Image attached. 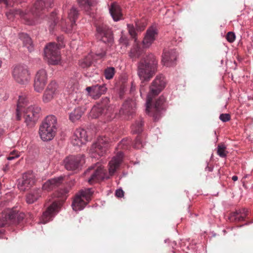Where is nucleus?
Here are the masks:
<instances>
[{"mask_svg": "<svg viewBox=\"0 0 253 253\" xmlns=\"http://www.w3.org/2000/svg\"><path fill=\"white\" fill-rule=\"evenodd\" d=\"M64 163L67 170H74L78 169L84 163V158L82 156H70L64 160Z\"/></svg>", "mask_w": 253, "mask_h": 253, "instance_id": "nucleus-17", "label": "nucleus"}, {"mask_svg": "<svg viewBox=\"0 0 253 253\" xmlns=\"http://www.w3.org/2000/svg\"><path fill=\"white\" fill-rule=\"evenodd\" d=\"M85 90L89 96L94 99H97L106 92L107 88L104 84H97L91 86H88L86 88Z\"/></svg>", "mask_w": 253, "mask_h": 253, "instance_id": "nucleus-21", "label": "nucleus"}, {"mask_svg": "<svg viewBox=\"0 0 253 253\" xmlns=\"http://www.w3.org/2000/svg\"><path fill=\"white\" fill-rule=\"evenodd\" d=\"M219 119L223 122H226L230 120L231 116L229 114H221L219 116Z\"/></svg>", "mask_w": 253, "mask_h": 253, "instance_id": "nucleus-43", "label": "nucleus"}, {"mask_svg": "<svg viewBox=\"0 0 253 253\" xmlns=\"http://www.w3.org/2000/svg\"><path fill=\"white\" fill-rule=\"evenodd\" d=\"M19 156V153L17 151L14 150L10 153L9 156L7 158V159L9 161L18 158Z\"/></svg>", "mask_w": 253, "mask_h": 253, "instance_id": "nucleus-41", "label": "nucleus"}, {"mask_svg": "<svg viewBox=\"0 0 253 253\" xmlns=\"http://www.w3.org/2000/svg\"><path fill=\"white\" fill-rule=\"evenodd\" d=\"M87 141L86 131L82 128H77L72 138V143L75 146H81Z\"/></svg>", "mask_w": 253, "mask_h": 253, "instance_id": "nucleus-20", "label": "nucleus"}, {"mask_svg": "<svg viewBox=\"0 0 253 253\" xmlns=\"http://www.w3.org/2000/svg\"><path fill=\"white\" fill-rule=\"evenodd\" d=\"M34 173L28 171L23 174L21 179L19 180L18 188L20 191H25L30 189L35 183Z\"/></svg>", "mask_w": 253, "mask_h": 253, "instance_id": "nucleus-15", "label": "nucleus"}, {"mask_svg": "<svg viewBox=\"0 0 253 253\" xmlns=\"http://www.w3.org/2000/svg\"><path fill=\"white\" fill-rule=\"evenodd\" d=\"M23 212H19L14 209L8 210L2 213L0 216V228L12 224L19 223L25 218Z\"/></svg>", "mask_w": 253, "mask_h": 253, "instance_id": "nucleus-9", "label": "nucleus"}, {"mask_svg": "<svg viewBox=\"0 0 253 253\" xmlns=\"http://www.w3.org/2000/svg\"><path fill=\"white\" fill-rule=\"evenodd\" d=\"M177 58V52L174 49H164L162 55V62L167 66H171L175 64Z\"/></svg>", "mask_w": 253, "mask_h": 253, "instance_id": "nucleus-19", "label": "nucleus"}, {"mask_svg": "<svg viewBox=\"0 0 253 253\" xmlns=\"http://www.w3.org/2000/svg\"><path fill=\"white\" fill-rule=\"evenodd\" d=\"M42 190L36 188L31 190L27 195L26 201L28 204H33L42 195Z\"/></svg>", "mask_w": 253, "mask_h": 253, "instance_id": "nucleus-28", "label": "nucleus"}, {"mask_svg": "<svg viewBox=\"0 0 253 253\" xmlns=\"http://www.w3.org/2000/svg\"><path fill=\"white\" fill-rule=\"evenodd\" d=\"M110 12L114 21H119L123 18L121 8L120 6L116 3L112 4L110 8Z\"/></svg>", "mask_w": 253, "mask_h": 253, "instance_id": "nucleus-29", "label": "nucleus"}, {"mask_svg": "<svg viewBox=\"0 0 253 253\" xmlns=\"http://www.w3.org/2000/svg\"><path fill=\"white\" fill-rule=\"evenodd\" d=\"M47 80L46 72L44 69L39 70L35 77L34 88L38 92H40L44 89Z\"/></svg>", "mask_w": 253, "mask_h": 253, "instance_id": "nucleus-16", "label": "nucleus"}, {"mask_svg": "<svg viewBox=\"0 0 253 253\" xmlns=\"http://www.w3.org/2000/svg\"><path fill=\"white\" fill-rule=\"evenodd\" d=\"M136 108V103L134 100H129L126 101L123 105L122 107L119 111L120 115H124V119H130V116L135 113Z\"/></svg>", "mask_w": 253, "mask_h": 253, "instance_id": "nucleus-18", "label": "nucleus"}, {"mask_svg": "<svg viewBox=\"0 0 253 253\" xmlns=\"http://www.w3.org/2000/svg\"><path fill=\"white\" fill-rule=\"evenodd\" d=\"M93 194L91 188H86L82 190L80 193L76 195L72 203L73 210L78 211L83 209L87 203L90 200Z\"/></svg>", "mask_w": 253, "mask_h": 253, "instance_id": "nucleus-11", "label": "nucleus"}, {"mask_svg": "<svg viewBox=\"0 0 253 253\" xmlns=\"http://www.w3.org/2000/svg\"><path fill=\"white\" fill-rule=\"evenodd\" d=\"M8 166L7 165H6L5 167H4L3 168V170L6 171L7 170H8Z\"/></svg>", "mask_w": 253, "mask_h": 253, "instance_id": "nucleus-50", "label": "nucleus"}, {"mask_svg": "<svg viewBox=\"0 0 253 253\" xmlns=\"http://www.w3.org/2000/svg\"><path fill=\"white\" fill-rule=\"evenodd\" d=\"M226 38L228 42L231 43L235 40L236 36L233 32H229L227 34Z\"/></svg>", "mask_w": 253, "mask_h": 253, "instance_id": "nucleus-40", "label": "nucleus"}, {"mask_svg": "<svg viewBox=\"0 0 253 253\" xmlns=\"http://www.w3.org/2000/svg\"><path fill=\"white\" fill-rule=\"evenodd\" d=\"M142 87H141L140 88V92L141 94L142 93Z\"/></svg>", "mask_w": 253, "mask_h": 253, "instance_id": "nucleus-51", "label": "nucleus"}, {"mask_svg": "<svg viewBox=\"0 0 253 253\" xmlns=\"http://www.w3.org/2000/svg\"><path fill=\"white\" fill-rule=\"evenodd\" d=\"M1 63H2V62H1V61L0 60V67H1Z\"/></svg>", "mask_w": 253, "mask_h": 253, "instance_id": "nucleus-52", "label": "nucleus"}, {"mask_svg": "<svg viewBox=\"0 0 253 253\" xmlns=\"http://www.w3.org/2000/svg\"><path fill=\"white\" fill-rule=\"evenodd\" d=\"M122 159L123 154L120 151L109 163V175L99 164H96L95 166L89 168L84 173L85 176L88 179V182L92 184L104 178H109L110 176H112L119 168Z\"/></svg>", "mask_w": 253, "mask_h": 253, "instance_id": "nucleus-3", "label": "nucleus"}, {"mask_svg": "<svg viewBox=\"0 0 253 253\" xmlns=\"http://www.w3.org/2000/svg\"><path fill=\"white\" fill-rule=\"evenodd\" d=\"M143 122L142 118L135 121L131 126V131L133 133H140L143 131Z\"/></svg>", "mask_w": 253, "mask_h": 253, "instance_id": "nucleus-33", "label": "nucleus"}, {"mask_svg": "<svg viewBox=\"0 0 253 253\" xmlns=\"http://www.w3.org/2000/svg\"><path fill=\"white\" fill-rule=\"evenodd\" d=\"M80 6L83 8L85 11H88L92 5V0H77Z\"/></svg>", "mask_w": 253, "mask_h": 253, "instance_id": "nucleus-34", "label": "nucleus"}, {"mask_svg": "<svg viewBox=\"0 0 253 253\" xmlns=\"http://www.w3.org/2000/svg\"><path fill=\"white\" fill-rule=\"evenodd\" d=\"M226 147L223 144H220L218 145L217 153L221 158L226 157L228 152L226 151Z\"/></svg>", "mask_w": 253, "mask_h": 253, "instance_id": "nucleus-36", "label": "nucleus"}, {"mask_svg": "<svg viewBox=\"0 0 253 253\" xmlns=\"http://www.w3.org/2000/svg\"><path fill=\"white\" fill-rule=\"evenodd\" d=\"M232 179L234 181H236L238 180V176H236V175H234L232 177Z\"/></svg>", "mask_w": 253, "mask_h": 253, "instance_id": "nucleus-49", "label": "nucleus"}, {"mask_svg": "<svg viewBox=\"0 0 253 253\" xmlns=\"http://www.w3.org/2000/svg\"><path fill=\"white\" fill-rule=\"evenodd\" d=\"M127 28L128 32L131 36L133 38H135L136 36V30L132 25L128 24Z\"/></svg>", "mask_w": 253, "mask_h": 253, "instance_id": "nucleus-44", "label": "nucleus"}, {"mask_svg": "<svg viewBox=\"0 0 253 253\" xmlns=\"http://www.w3.org/2000/svg\"><path fill=\"white\" fill-rule=\"evenodd\" d=\"M92 64V57L91 55L86 56L85 58L80 61V66L82 68L89 67Z\"/></svg>", "mask_w": 253, "mask_h": 253, "instance_id": "nucleus-37", "label": "nucleus"}, {"mask_svg": "<svg viewBox=\"0 0 253 253\" xmlns=\"http://www.w3.org/2000/svg\"><path fill=\"white\" fill-rule=\"evenodd\" d=\"M158 61L152 54H149L138 63L137 74L141 83L148 82L157 71Z\"/></svg>", "mask_w": 253, "mask_h": 253, "instance_id": "nucleus-6", "label": "nucleus"}, {"mask_svg": "<svg viewBox=\"0 0 253 253\" xmlns=\"http://www.w3.org/2000/svg\"><path fill=\"white\" fill-rule=\"evenodd\" d=\"M19 38L23 42L24 46L27 47L30 52H31L33 50V46L31 38L27 34L24 33H20Z\"/></svg>", "mask_w": 253, "mask_h": 253, "instance_id": "nucleus-30", "label": "nucleus"}, {"mask_svg": "<svg viewBox=\"0 0 253 253\" xmlns=\"http://www.w3.org/2000/svg\"><path fill=\"white\" fill-rule=\"evenodd\" d=\"M83 113L84 111L82 108H76L72 112L68 113L69 119L73 122H75L81 118Z\"/></svg>", "mask_w": 253, "mask_h": 253, "instance_id": "nucleus-31", "label": "nucleus"}, {"mask_svg": "<svg viewBox=\"0 0 253 253\" xmlns=\"http://www.w3.org/2000/svg\"><path fill=\"white\" fill-rule=\"evenodd\" d=\"M115 73V69L112 67H107L104 70V76L107 80H110L112 79Z\"/></svg>", "mask_w": 253, "mask_h": 253, "instance_id": "nucleus-35", "label": "nucleus"}, {"mask_svg": "<svg viewBox=\"0 0 253 253\" xmlns=\"http://www.w3.org/2000/svg\"><path fill=\"white\" fill-rule=\"evenodd\" d=\"M79 15V11L74 6L72 7L68 11L67 18H62L60 21L57 20L56 13L52 12L50 14L48 21L50 32H52L58 24L63 31L67 33L72 32L75 29L76 22Z\"/></svg>", "mask_w": 253, "mask_h": 253, "instance_id": "nucleus-5", "label": "nucleus"}, {"mask_svg": "<svg viewBox=\"0 0 253 253\" xmlns=\"http://www.w3.org/2000/svg\"><path fill=\"white\" fill-rule=\"evenodd\" d=\"M110 100L107 97L103 98L101 101L95 105L90 110L89 116L92 118L105 117L107 120L111 118L112 108L109 105Z\"/></svg>", "mask_w": 253, "mask_h": 253, "instance_id": "nucleus-8", "label": "nucleus"}, {"mask_svg": "<svg viewBox=\"0 0 253 253\" xmlns=\"http://www.w3.org/2000/svg\"><path fill=\"white\" fill-rule=\"evenodd\" d=\"M64 178V176H60L48 180L42 185V191L49 192L56 189L62 184Z\"/></svg>", "mask_w": 253, "mask_h": 253, "instance_id": "nucleus-23", "label": "nucleus"}, {"mask_svg": "<svg viewBox=\"0 0 253 253\" xmlns=\"http://www.w3.org/2000/svg\"><path fill=\"white\" fill-rule=\"evenodd\" d=\"M21 0H0V3L4 4L6 6H12L15 1H19Z\"/></svg>", "mask_w": 253, "mask_h": 253, "instance_id": "nucleus-42", "label": "nucleus"}, {"mask_svg": "<svg viewBox=\"0 0 253 253\" xmlns=\"http://www.w3.org/2000/svg\"><path fill=\"white\" fill-rule=\"evenodd\" d=\"M12 76L15 81L21 84H27L30 76L27 67L23 65H16L14 67L12 71Z\"/></svg>", "mask_w": 253, "mask_h": 253, "instance_id": "nucleus-13", "label": "nucleus"}, {"mask_svg": "<svg viewBox=\"0 0 253 253\" xmlns=\"http://www.w3.org/2000/svg\"><path fill=\"white\" fill-rule=\"evenodd\" d=\"M166 80L162 75L157 76L150 86L146 102V113L153 118L154 121H158L161 117V111L164 109L165 98L160 96L154 104H152L153 97L158 95L165 87Z\"/></svg>", "mask_w": 253, "mask_h": 253, "instance_id": "nucleus-1", "label": "nucleus"}, {"mask_svg": "<svg viewBox=\"0 0 253 253\" xmlns=\"http://www.w3.org/2000/svg\"><path fill=\"white\" fill-rule=\"evenodd\" d=\"M206 171H211L212 170V168L208 166L205 169Z\"/></svg>", "mask_w": 253, "mask_h": 253, "instance_id": "nucleus-48", "label": "nucleus"}, {"mask_svg": "<svg viewBox=\"0 0 253 253\" xmlns=\"http://www.w3.org/2000/svg\"><path fill=\"white\" fill-rule=\"evenodd\" d=\"M130 140L128 139H123L118 144L117 149H126L127 148V146L130 144Z\"/></svg>", "mask_w": 253, "mask_h": 253, "instance_id": "nucleus-38", "label": "nucleus"}, {"mask_svg": "<svg viewBox=\"0 0 253 253\" xmlns=\"http://www.w3.org/2000/svg\"><path fill=\"white\" fill-rule=\"evenodd\" d=\"M28 101L24 95H21L17 102L16 116L17 120H20L23 115L27 126H32L38 120L41 108L36 105L27 107Z\"/></svg>", "mask_w": 253, "mask_h": 253, "instance_id": "nucleus-4", "label": "nucleus"}, {"mask_svg": "<svg viewBox=\"0 0 253 253\" xmlns=\"http://www.w3.org/2000/svg\"><path fill=\"white\" fill-rule=\"evenodd\" d=\"M157 33L153 28H149L146 33L143 40V45L144 47H149L155 40Z\"/></svg>", "mask_w": 253, "mask_h": 253, "instance_id": "nucleus-27", "label": "nucleus"}, {"mask_svg": "<svg viewBox=\"0 0 253 253\" xmlns=\"http://www.w3.org/2000/svg\"><path fill=\"white\" fill-rule=\"evenodd\" d=\"M60 204L56 201L53 202L44 211L42 216V222L46 223L49 221L54 213L58 211Z\"/></svg>", "mask_w": 253, "mask_h": 253, "instance_id": "nucleus-24", "label": "nucleus"}, {"mask_svg": "<svg viewBox=\"0 0 253 253\" xmlns=\"http://www.w3.org/2000/svg\"><path fill=\"white\" fill-rule=\"evenodd\" d=\"M54 0H36L34 7L30 12L27 13L18 9H10L6 15L9 19H12L14 17L19 16L24 20L25 24L29 25L37 24V18L41 17L48 7H51Z\"/></svg>", "mask_w": 253, "mask_h": 253, "instance_id": "nucleus-2", "label": "nucleus"}, {"mask_svg": "<svg viewBox=\"0 0 253 253\" xmlns=\"http://www.w3.org/2000/svg\"><path fill=\"white\" fill-rule=\"evenodd\" d=\"M58 85L54 81H52L48 85L43 95V101L44 102L50 101L58 93Z\"/></svg>", "mask_w": 253, "mask_h": 253, "instance_id": "nucleus-22", "label": "nucleus"}, {"mask_svg": "<svg viewBox=\"0 0 253 253\" xmlns=\"http://www.w3.org/2000/svg\"><path fill=\"white\" fill-rule=\"evenodd\" d=\"M143 52V49L140 47L138 44H136L131 48L129 52V56L132 59L139 58Z\"/></svg>", "mask_w": 253, "mask_h": 253, "instance_id": "nucleus-32", "label": "nucleus"}, {"mask_svg": "<svg viewBox=\"0 0 253 253\" xmlns=\"http://www.w3.org/2000/svg\"><path fill=\"white\" fill-rule=\"evenodd\" d=\"M57 120L54 116H47L40 126L39 134L43 141L52 139L56 131Z\"/></svg>", "mask_w": 253, "mask_h": 253, "instance_id": "nucleus-7", "label": "nucleus"}, {"mask_svg": "<svg viewBox=\"0 0 253 253\" xmlns=\"http://www.w3.org/2000/svg\"><path fill=\"white\" fill-rule=\"evenodd\" d=\"M143 146L141 137L140 135H138L135 139L133 146L136 149H140L143 147Z\"/></svg>", "mask_w": 253, "mask_h": 253, "instance_id": "nucleus-39", "label": "nucleus"}, {"mask_svg": "<svg viewBox=\"0 0 253 253\" xmlns=\"http://www.w3.org/2000/svg\"><path fill=\"white\" fill-rule=\"evenodd\" d=\"M63 45L54 42L48 44L44 48V55L49 64L56 65L59 63L61 57L59 49Z\"/></svg>", "mask_w": 253, "mask_h": 253, "instance_id": "nucleus-10", "label": "nucleus"}, {"mask_svg": "<svg viewBox=\"0 0 253 253\" xmlns=\"http://www.w3.org/2000/svg\"><path fill=\"white\" fill-rule=\"evenodd\" d=\"M108 148V138L105 136H100L96 142L93 143L90 149L91 157L103 156Z\"/></svg>", "mask_w": 253, "mask_h": 253, "instance_id": "nucleus-12", "label": "nucleus"}, {"mask_svg": "<svg viewBox=\"0 0 253 253\" xmlns=\"http://www.w3.org/2000/svg\"><path fill=\"white\" fill-rule=\"evenodd\" d=\"M124 192L121 189H119L116 190L115 195L117 197L121 198L124 196Z\"/></svg>", "mask_w": 253, "mask_h": 253, "instance_id": "nucleus-46", "label": "nucleus"}, {"mask_svg": "<svg viewBox=\"0 0 253 253\" xmlns=\"http://www.w3.org/2000/svg\"><path fill=\"white\" fill-rule=\"evenodd\" d=\"M97 39L104 43H111L113 42L112 32L109 27L104 23L96 25Z\"/></svg>", "mask_w": 253, "mask_h": 253, "instance_id": "nucleus-14", "label": "nucleus"}, {"mask_svg": "<svg viewBox=\"0 0 253 253\" xmlns=\"http://www.w3.org/2000/svg\"><path fill=\"white\" fill-rule=\"evenodd\" d=\"M67 89L70 95L69 97L72 101L80 104L82 101L81 93L78 92L77 85L72 83H69L67 86Z\"/></svg>", "mask_w": 253, "mask_h": 253, "instance_id": "nucleus-25", "label": "nucleus"}, {"mask_svg": "<svg viewBox=\"0 0 253 253\" xmlns=\"http://www.w3.org/2000/svg\"><path fill=\"white\" fill-rule=\"evenodd\" d=\"M135 84L133 82L131 83V85L130 87V92H133L135 90Z\"/></svg>", "mask_w": 253, "mask_h": 253, "instance_id": "nucleus-47", "label": "nucleus"}, {"mask_svg": "<svg viewBox=\"0 0 253 253\" xmlns=\"http://www.w3.org/2000/svg\"><path fill=\"white\" fill-rule=\"evenodd\" d=\"M106 50L102 49L101 51H97L96 55L100 58H102L106 56Z\"/></svg>", "mask_w": 253, "mask_h": 253, "instance_id": "nucleus-45", "label": "nucleus"}, {"mask_svg": "<svg viewBox=\"0 0 253 253\" xmlns=\"http://www.w3.org/2000/svg\"><path fill=\"white\" fill-rule=\"evenodd\" d=\"M248 214V211L245 208L239 209L231 213L229 219L231 222L244 221Z\"/></svg>", "mask_w": 253, "mask_h": 253, "instance_id": "nucleus-26", "label": "nucleus"}]
</instances>
